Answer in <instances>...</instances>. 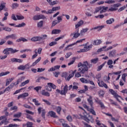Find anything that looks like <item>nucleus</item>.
<instances>
[{
	"label": "nucleus",
	"mask_w": 127,
	"mask_h": 127,
	"mask_svg": "<svg viewBox=\"0 0 127 127\" xmlns=\"http://www.w3.org/2000/svg\"><path fill=\"white\" fill-rule=\"evenodd\" d=\"M88 66H89V63L88 61H85L83 64L79 63L77 65V68H78V72L75 73V77L79 78L81 77V74H84L86 71L88 70Z\"/></svg>",
	"instance_id": "1"
},
{
	"label": "nucleus",
	"mask_w": 127,
	"mask_h": 127,
	"mask_svg": "<svg viewBox=\"0 0 127 127\" xmlns=\"http://www.w3.org/2000/svg\"><path fill=\"white\" fill-rule=\"evenodd\" d=\"M47 38V35L44 34L42 35L41 36H34L32 37L31 39V41L33 42H37L38 41L39 44H42V43H44V40L46 39Z\"/></svg>",
	"instance_id": "2"
},
{
	"label": "nucleus",
	"mask_w": 127,
	"mask_h": 127,
	"mask_svg": "<svg viewBox=\"0 0 127 127\" xmlns=\"http://www.w3.org/2000/svg\"><path fill=\"white\" fill-rule=\"evenodd\" d=\"M19 50L16 49H13L11 48L4 49L3 51V53L4 55H9L10 54H14L16 52H18Z\"/></svg>",
	"instance_id": "3"
},
{
	"label": "nucleus",
	"mask_w": 127,
	"mask_h": 127,
	"mask_svg": "<svg viewBox=\"0 0 127 127\" xmlns=\"http://www.w3.org/2000/svg\"><path fill=\"white\" fill-rule=\"evenodd\" d=\"M83 115L81 114L78 115H74L73 117L76 118V119H78V120H83L85 122H89V120L87 118V112L85 111L83 113Z\"/></svg>",
	"instance_id": "4"
},
{
	"label": "nucleus",
	"mask_w": 127,
	"mask_h": 127,
	"mask_svg": "<svg viewBox=\"0 0 127 127\" xmlns=\"http://www.w3.org/2000/svg\"><path fill=\"white\" fill-rule=\"evenodd\" d=\"M68 85H65L64 88L63 90L60 91V90L57 89L56 90L57 92L58 93H59V94H60L61 95H62V96L64 95L66 96V94H67V92H68Z\"/></svg>",
	"instance_id": "5"
},
{
	"label": "nucleus",
	"mask_w": 127,
	"mask_h": 127,
	"mask_svg": "<svg viewBox=\"0 0 127 127\" xmlns=\"http://www.w3.org/2000/svg\"><path fill=\"white\" fill-rule=\"evenodd\" d=\"M109 91L110 93H111V94H112V95H113V96H114V98H115V99H117L118 102H120V99H119V98H121V96H120V95H119V94H118V93H117L115 90L110 89H109Z\"/></svg>",
	"instance_id": "6"
},
{
	"label": "nucleus",
	"mask_w": 127,
	"mask_h": 127,
	"mask_svg": "<svg viewBox=\"0 0 127 127\" xmlns=\"http://www.w3.org/2000/svg\"><path fill=\"white\" fill-rule=\"evenodd\" d=\"M98 84L99 87H101V88H105V89H108V85L105 83L103 80H100V79H98Z\"/></svg>",
	"instance_id": "7"
},
{
	"label": "nucleus",
	"mask_w": 127,
	"mask_h": 127,
	"mask_svg": "<svg viewBox=\"0 0 127 127\" xmlns=\"http://www.w3.org/2000/svg\"><path fill=\"white\" fill-rule=\"evenodd\" d=\"M121 4L120 3H116L114 4L113 5H112L111 6H113L114 7H111L109 9V11H116V10H118V8L117 7H119L120 6Z\"/></svg>",
	"instance_id": "8"
},
{
	"label": "nucleus",
	"mask_w": 127,
	"mask_h": 127,
	"mask_svg": "<svg viewBox=\"0 0 127 127\" xmlns=\"http://www.w3.org/2000/svg\"><path fill=\"white\" fill-rule=\"evenodd\" d=\"M80 35H81V33H79L78 29H77L73 33L70 34V36H73V38L74 39L78 38Z\"/></svg>",
	"instance_id": "9"
},
{
	"label": "nucleus",
	"mask_w": 127,
	"mask_h": 127,
	"mask_svg": "<svg viewBox=\"0 0 127 127\" xmlns=\"http://www.w3.org/2000/svg\"><path fill=\"white\" fill-rule=\"evenodd\" d=\"M84 40H85V39H82L81 40H77L76 42L67 45L65 48V50H68V49L69 48V47H72V46H73V45H75V44H77V43H81V42H83V41H84Z\"/></svg>",
	"instance_id": "10"
},
{
	"label": "nucleus",
	"mask_w": 127,
	"mask_h": 127,
	"mask_svg": "<svg viewBox=\"0 0 127 127\" xmlns=\"http://www.w3.org/2000/svg\"><path fill=\"white\" fill-rule=\"evenodd\" d=\"M95 101L96 104H98V105H100L101 109H105V105H104V103L102 102L101 100H100L98 98H96L95 99Z\"/></svg>",
	"instance_id": "11"
},
{
	"label": "nucleus",
	"mask_w": 127,
	"mask_h": 127,
	"mask_svg": "<svg viewBox=\"0 0 127 127\" xmlns=\"http://www.w3.org/2000/svg\"><path fill=\"white\" fill-rule=\"evenodd\" d=\"M109 57H117L119 56V54H117V50H113L110 52H109Z\"/></svg>",
	"instance_id": "12"
},
{
	"label": "nucleus",
	"mask_w": 127,
	"mask_h": 127,
	"mask_svg": "<svg viewBox=\"0 0 127 127\" xmlns=\"http://www.w3.org/2000/svg\"><path fill=\"white\" fill-rule=\"evenodd\" d=\"M76 70H74L73 71H71L69 76L66 78H65V80L66 81H70L71 78H73V77H74V75H75V73H76Z\"/></svg>",
	"instance_id": "13"
},
{
	"label": "nucleus",
	"mask_w": 127,
	"mask_h": 127,
	"mask_svg": "<svg viewBox=\"0 0 127 127\" xmlns=\"http://www.w3.org/2000/svg\"><path fill=\"white\" fill-rule=\"evenodd\" d=\"M28 96H29L28 93L25 92L18 96L17 100H19V99H22V98L23 99L24 98H26V97H28Z\"/></svg>",
	"instance_id": "14"
},
{
	"label": "nucleus",
	"mask_w": 127,
	"mask_h": 127,
	"mask_svg": "<svg viewBox=\"0 0 127 127\" xmlns=\"http://www.w3.org/2000/svg\"><path fill=\"white\" fill-rule=\"evenodd\" d=\"M9 38H11V39H16V35L12 34L6 36L5 37V39L6 40L9 39Z\"/></svg>",
	"instance_id": "15"
},
{
	"label": "nucleus",
	"mask_w": 127,
	"mask_h": 127,
	"mask_svg": "<svg viewBox=\"0 0 127 127\" xmlns=\"http://www.w3.org/2000/svg\"><path fill=\"white\" fill-rule=\"evenodd\" d=\"M87 102L92 108L93 107V105H94V102H93V97H92V96H89V98L87 99Z\"/></svg>",
	"instance_id": "16"
},
{
	"label": "nucleus",
	"mask_w": 127,
	"mask_h": 127,
	"mask_svg": "<svg viewBox=\"0 0 127 127\" xmlns=\"http://www.w3.org/2000/svg\"><path fill=\"white\" fill-rule=\"evenodd\" d=\"M41 95L45 96V97H50V93L48 91H45V89L42 90Z\"/></svg>",
	"instance_id": "17"
},
{
	"label": "nucleus",
	"mask_w": 127,
	"mask_h": 127,
	"mask_svg": "<svg viewBox=\"0 0 127 127\" xmlns=\"http://www.w3.org/2000/svg\"><path fill=\"white\" fill-rule=\"evenodd\" d=\"M11 61L12 62H17V63H22L23 62V60L16 58L11 59Z\"/></svg>",
	"instance_id": "18"
},
{
	"label": "nucleus",
	"mask_w": 127,
	"mask_h": 127,
	"mask_svg": "<svg viewBox=\"0 0 127 127\" xmlns=\"http://www.w3.org/2000/svg\"><path fill=\"white\" fill-rule=\"evenodd\" d=\"M101 11H100V13H104V12H106L107 10H108V8L109 7H105V6H100Z\"/></svg>",
	"instance_id": "19"
},
{
	"label": "nucleus",
	"mask_w": 127,
	"mask_h": 127,
	"mask_svg": "<svg viewBox=\"0 0 127 127\" xmlns=\"http://www.w3.org/2000/svg\"><path fill=\"white\" fill-rule=\"evenodd\" d=\"M48 115L49 116H50L52 118H57V116H56V113L54 111H49L48 112Z\"/></svg>",
	"instance_id": "20"
},
{
	"label": "nucleus",
	"mask_w": 127,
	"mask_h": 127,
	"mask_svg": "<svg viewBox=\"0 0 127 127\" xmlns=\"http://www.w3.org/2000/svg\"><path fill=\"white\" fill-rule=\"evenodd\" d=\"M78 86L76 85H73L71 84L68 87V91H70L71 89L72 88V91H74V90H78Z\"/></svg>",
	"instance_id": "21"
},
{
	"label": "nucleus",
	"mask_w": 127,
	"mask_h": 127,
	"mask_svg": "<svg viewBox=\"0 0 127 127\" xmlns=\"http://www.w3.org/2000/svg\"><path fill=\"white\" fill-rule=\"evenodd\" d=\"M29 82H30V80L29 79H27V80H25V81L21 82V83L20 85V87H23L25 86V85H27V84H28Z\"/></svg>",
	"instance_id": "22"
},
{
	"label": "nucleus",
	"mask_w": 127,
	"mask_h": 127,
	"mask_svg": "<svg viewBox=\"0 0 127 127\" xmlns=\"http://www.w3.org/2000/svg\"><path fill=\"white\" fill-rule=\"evenodd\" d=\"M16 42H21V41H23V42H27L28 41L27 39L23 38V37H20L18 39H17L16 41Z\"/></svg>",
	"instance_id": "23"
},
{
	"label": "nucleus",
	"mask_w": 127,
	"mask_h": 127,
	"mask_svg": "<svg viewBox=\"0 0 127 127\" xmlns=\"http://www.w3.org/2000/svg\"><path fill=\"white\" fill-rule=\"evenodd\" d=\"M80 81L83 84H89V80H88V79H86L84 78H80Z\"/></svg>",
	"instance_id": "24"
},
{
	"label": "nucleus",
	"mask_w": 127,
	"mask_h": 127,
	"mask_svg": "<svg viewBox=\"0 0 127 127\" xmlns=\"http://www.w3.org/2000/svg\"><path fill=\"white\" fill-rule=\"evenodd\" d=\"M41 60V57H39L37 60H36L35 62H34L32 65H30V67H33L38 63Z\"/></svg>",
	"instance_id": "25"
},
{
	"label": "nucleus",
	"mask_w": 127,
	"mask_h": 127,
	"mask_svg": "<svg viewBox=\"0 0 127 127\" xmlns=\"http://www.w3.org/2000/svg\"><path fill=\"white\" fill-rule=\"evenodd\" d=\"M61 32V30L59 29H54L52 31V34H59Z\"/></svg>",
	"instance_id": "26"
},
{
	"label": "nucleus",
	"mask_w": 127,
	"mask_h": 127,
	"mask_svg": "<svg viewBox=\"0 0 127 127\" xmlns=\"http://www.w3.org/2000/svg\"><path fill=\"white\" fill-rule=\"evenodd\" d=\"M99 62V58H96L95 59H92L90 61V63L93 64H96V63Z\"/></svg>",
	"instance_id": "27"
},
{
	"label": "nucleus",
	"mask_w": 127,
	"mask_h": 127,
	"mask_svg": "<svg viewBox=\"0 0 127 127\" xmlns=\"http://www.w3.org/2000/svg\"><path fill=\"white\" fill-rule=\"evenodd\" d=\"M102 43V41L100 40H94L93 42V45H100Z\"/></svg>",
	"instance_id": "28"
},
{
	"label": "nucleus",
	"mask_w": 127,
	"mask_h": 127,
	"mask_svg": "<svg viewBox=\"0 0 127 127\" xmlns=\"http://www.w3.org/2000/svg\"><path fill=\"white\" fill-rule=\"evenodd\" d=\"M106 63H107V62H105L103 64H102L101 65L98 66L97 68V71H101L102 69L103 68V67L106 65Z\"/></svg>",
	"instance_id": "29"
},
{
	"label": "nucleus",
	"mask_w": 127,
	"mask_h": 127,
	"mask_svg": "<svg viewBox=\"0 0 127 127\" xmlns=\"http://www.w3.org/2000/svg\"><path fill=\"white\" fill-rule=\"evenodd\" d=\"M113 22H115V19L114 18H110L109 20H107L106 21L107 24H112Z\"/></svg>",
	"instance_id": "30"
},
{
	"label": "nucleus",
	"mask_w": 127,
	"mask_h": 127,
	"mask_svg": "<svg viewBox=\"0 0 127 127\" xmlns=\"http://www.w3.org/2000/svg\"><path fill=\"white\" fill-rule=\"evenodd\" d=\"M48 86H50V87L52 89H55L57 87L56 85H55L54 84L52 83H47Z\"/></svg>",
	"instance_id": "31"
},
{
	"label": "nucleus",
	"mask_w": 127,
	"mask_h": 127,
	"mask_svg": "<svg viewBox=\"0 0 127 127\" xmlns=\"http://www.w3.org/2000/svg\"><path fill=\"white\" fill-rule=\"evenodd\" d=\"M1 124L2 125H6L8 124V121H7V118H6V117L5 118V119H3L1 121Z\"/></svg>",
	"instance_id": "32"
},
{
	"label": "nucleus",
	"mask_w": 127,
	"mask_h": 127,
	"mask_svg": "<svg viewBox=\"0 0 127 127\" xmlns=\"http://www.w3.org/2000/svg\"><path fill=\"white\" fill-rule=\"evenodd\" d=\"M62 110V108H61V107H60V106H58L56 108L57 113V114H58V115L61 114Z\"/></svg>",
	"instance_id": "33"
},
{
	"label": "nucleus",
	"mask_w": 127,
	"mask_h": 127,
	"mask_svg": "<svg viewBox=\"0 0 127 127\" xmlns=\"http://www.w3.org/2000/svg\"><path fill=\"white\" fill-rule=\"evenodd\" d=\"M5 2L1 3L0 5V12L4 8H5Z\"/></svg>",
	"instance_id": "34"
},
{
	"label": "nucleus",
	"mask_w": 127,
	"mask_h": 127,
	"mask_svg": "<svg viewBox=\"0 0 127 127\" xmlns=\"http://www.w3.org/2000/svg\"><path fill=\"white\" fill-rule=\"evenodd\" d=\"M88 30H89V28H85L84 29H82V30L80 31V34L81 35H83V34H84V33H86V32H87V31H88Z\"/></svg>",
	"instance_id": "35"
},
{
	"label": "nucleus",
	"mask_w": 127,
	"mask_h": 127,
	"mask_svg": "<svg viewBox=\"0 0 127 127\" xmlns=\"http://www.w3.org/2000/svg\"><path fill=\"white\" fill-rule=\"evenodd\" d=\"M34 52L35 54L32 56V59H35V58H36L38 55V54L37 53V49H35Z\"/></svg>",
	"instance_id": "36"
},
{
	"label": "nucleus",
	"mask_w": 127,
	"mask_h": 127,
	"mask_svg": "<svg viewBox=\"0 0 127 127\" xmlns=\"http://www.w3.org/2000/svg\"><path fill=\"white\" fill-rule=\"evenodd\" d=\"M42 89V86H38L36 87H34V90H35V91H36L37 93H38V92H39V91H40V90H41Z\"/></svg>",
	"instance_id": "37"
},
{
	"label": "nucleus",
	"mask_w": 127,
	"mask_h": 127,
	"mask_svg": "<svg viewBox=\"0 0 127 127\" xmlns=\"http://www.w3.org/2000/svg\"><path fill=\"white\" fill-rule=\"evenodd\" d=\"M10 73L9 71H5L4 72H1L0 73V77H2V76H6V75H8Z\"/></svg>",
	"instance_id": "38"
},
{
	"label": "nucleus",
	"mask_w": 127,
	"mask_h": 127,
	"mask_svg": "<svg viewBox=\"0 0 127 127\" xmlns=\"http://www.w3.org/2000/svg\"><path fill=\"white\" fill-rule=\"evenodd\" d=\"M92 46H93V45H90L88 46H85L84 48V50H85L86 52H87V51H89V50H90V49L92 48Z\"/></svg>",
	"instance_id": "39"
},
{
	"label": "nucleus",
	"mask_w": 127,
	"mask_h": 127,
	"mask_svg": "<svg viewBox=\"0 0 127 127\" xmlns=\"http://www.w3.org/2000/svg\"><path fill=\"white\" fill-rule=\"evenodd\" d=\"M26 118L28 119V120H30V121H32L33 122H35V120L33 119V118L31 115H29L28 114H26Z\"/></svg>",
	"instance_id": "40"
},
{
	"label": "nucleus",
	"mask_w": 127,
	"mask_h": 127,
	"mask_svg": "<svg viewBox=\"0 0 127 127\" xmlns=\"http://www.w3.org/2000/svg\"><path fill=\"white\" fill-rule=\"evenodd\" d=\"M76 61V58L75 57H73L72 58V61H70L68 64V65L70 66L71 65H72V64H74V63L75 62V61Z\"/></svg>",
	"instance_id": "41"
},
{
	"label": "nucleus",
	"mask_w": 127,
	"mask_h": 127,
	"mask_svg": "<svg viewBox=\"0 0 127 127\" xmlns=\"http://www.w3.org/2000/svg\"><path fill=\"white\" fill-rule=\"evenodd\" d=\"M21 115H22V113L18 112L13 115V118H20V117H21Z\"/></svg>",
	"instance_id": "42"
},
{
	"label": "nucleus",
	"mask_w": 127,
	"mask_h": 127,
	"mask_svg": "<svg viewBox=\"0 0 127 127\" xmlns=\"http://www.w3.org/2000/svg\"><path fill=\"white\" fill-rule=\"evenodd\" d=\"M33 103H34L36 106H40V103L36 99H33L32 100Z\"/></svg>",
	"instance_id": "43"
},
{
	"label": "nucleus",
	"mask_w": 127,
	"mask_h": 127,
	"mask_svg": "<svg viewBox=\"0 0 127 127\" xmlns=\"http://www.w3.org/2000/svg\"><path fill=\"white\" fill-rule=\"evenodd\" d=\"M103 26H97L94 27L93 29H91V30H93V29H98V31H100V30H102V29H103Z\"/></svg>",
	"instance_id": "44"
},
{
	"label": "nucleus",
	"mask_w": 127,
	"mask_h": 127,
	"mask_svg": "<svg viewBox=\"0 0 127 127\" xmlns=\"http://www.w3.org/2000/svg\"><path fill=\"white\" fill-rule=\"evenodd\" d=\"M18 6H19L18 3H13L12 4L11 7L13 9H14V8H16L17 7H18Z\"/></svg>",
	"instance_id": "45"
},
{
	"label": "nucleus",
	"mask_w": 127,
	"mask_h": 127,
	"mask_svg": "<svg viewBox=\"0 0 127 127\" xmlns=\"http://www.w3.org/2000/svg\"><path fill=\"white\" fill-rule=\"evenodd\" d=\"M26 126H27L26 127H34L32 126H33V123L32 122H27Z\"/></svg>",
	"instance_id": "46"
},
{
	"label": "nucleus",
	"mask_w": 127,
	"mask_h": 127,
	"mask_svg": "<svg viewBox=\"0 0 127 127\" xmlns=\"http://www.w3.org/2000/svg\"><path fill=\"white\" fill-rule=\"evenodd\" d=\"M4 17L2 19V21H4V20H6V19H7V16H8V12H6L4 14Z\"/></svg>",
	"instance_id": "47"
},
{
	"label": "nucleus",
	"mask_w": 127,
	"mask_h": 127,
	"mask_svg": "<svg viewBox=\"0 0 127 127\" xmlns=\"http://www.w3.org/2000/svg\"><path fill=\"white\" fill-rule=\"evenodd\" d=\"M26 24L24 22H22L21 24H19L18 25L15 26V27H23V26H25Z\"/></svg>",
	"instance_id": "48"
},
{
	"label": "nucleus",
	"mask_w": 127,
	"mask_h": 127,
	"mask_svg": "<svg viewBox=\"0 0 127 127\" xmlns=\"http://www.w3.org/2000/svg\"><path fill=\"white\" fill-rule=\"evenodd\" d=\"M38 27L41 28L43 26V21H41L37 23Z\"/></svg>",
	"instance_id": "49"
},
{
	"label": "nucleus",
	"mask_w": 127,
	"mask_h": 127,
	"mask_svg": "<svg viewBox=\"0 0 127 127\" xmlns=\"http://www.w3.org/2000/svg\"><path fill=\"white\" fill-rule=\"evenodd\" d=\"M89 111L90 112V113L91 114H92V115H93V116H96V111H95V110L93 109H90L89 110Z\"/></svg>",
	"instance_id": "50"
},
{
	"label": "nucleus",
	"mask_w": 127,
	"mask_h": 127,
	"mask_svg": "<svg viewBox=\"0 0 127 127\" xmlns=\"http://www.w3.org/2000/svg\"><path fill=\"white\" fill-rule=\"evenodd\" d=\"M105 95V91L104 90H100L99 92V97H104Z\"/></svg>",
	"instance_id": "51"
},
{
	"label": "nucleus",
	"mask_w": 127,
	"mask_h": 127,
	"mask_svg": "<svg viewBox=\"0 0 127 127\" xmlns=\"http://www.w3.org/2000/svg\"><path fill=\"white\" fill-rule=\"evenodd\" d=\"M24 89H25V87L22 88L20 89L16 90L15 92L13 93V95H16V94L20 93V91H21L22 90H24Z\"/></svg>",
	"instance_id": "52"
},
{
	"label": "nucleus",
	"mask_w": 127,
	"mask_h": 127,
	"mask_svg": "<svg viewBox=\"0 0 127 127\" xmlns=\"http://www.w3.org/2000/svg\"><path fill=\"white\" fill-rule=\"evenodd\" d=\"M46 114V111L45 109L42 110V117L43 119H45V114Z\"/></svg>",
	"instance_id": "53"
},
{
	"label": "nucleus",
	"mask_w": 127,
	"mask_h": 127,
	"mask_svg": "<svg viewBox=\"0 0 127 127\" xmlns=\"http://www.w3.org/2000/svg\"><path fill=\"white\" fill-rule=\"evenodd\" d=\"M105 3H108L110 4L111 3H115L116 2L114 0H108L105 1Z\"/></svg>",
	"instance_id": "54"
},
{
	"label": "nucleus",
	"mask_w": 127,
	"mask_h": 127,
	"mask_svg": "<svg viewBox=\"0 0 127 127\" xmlns=\"http://www.w3.org/2000/svg\"><path fill=\"white\" fill-rule=\"evenodd\" d=\"M95 123L97 126H98V127H100L103 125V124L101 123V121L99 120H95Z\"/></svg>",
	"instance_id": "55"
},
{
	"label": "nucleus",
	"mask_w": 127,
	"mask_h": 127,
	"mask_svg": "<svg viewBox=\"0 0 127 127\" xmlns=\"http://www.w3.org/2000/svg\"><path fill=\"white\" fill-rule=\"evenodd\" d=\"M3 30H5V31H8V32H10L11 31V28L7 27H4L3 28Z\"/></svg>",
	"instance_id": "56"
},
{
	"label": "nucleus",
	"mask_w": 127,
	"mask_h": 127,
	"mask_svg": "<svg viewBox=\"0 0 127 127\" xmlns=\"http://www.w3.org/2000/svg\"><path fill=\"white\" fill-rule=\"evenodd\" d=\"M17 69L18 70H22V71H23L25 69V67L24 65H21L17 67Z\"/></svg>",
	"instance_id": "57"
},
{
	"label": "nucleus",
	"mask_w": 127,
	"mask_h": 127,
	"mask_svg": "<svg viewBox=\"0 0 127 127\" xmlns=\"http://www.w3.org/2000/svg\"><path fill=\"white\" fill-rule=\"evenodd\" d=\"M87 119H88V121L86 122V123H88V124L90 123V121H93V116H91V115H89L88 117H87Z\"/></svg>",
	"instance_id": "58"
},
{
	"label": "nucleus",
	"mask_w": 127,
	"mask_h": 127,
	"mask_svg": "<svg viewBox=\"0 0 127 127\" xmlns=\"http://www.w3.org/2000/svg\"><path fill=\"white\" fill-rule=\"evenodd\" d=\"M16 16L18 20H21V19H24V17L22 15L20 16V15H17Z\"/></svg>",
	"instance_id": "59"
},
{
	"label": "nucleus",
	"mask_w": 127,
	"mask_h": 127,
	"mask_svg": "<svg viewBox=\"0 0 127 127\" xmlns=\"http://www.w3.org/2000/svg\"><path fill=\"white\" fill-rule=\"evenodd\" d=\"M106 48H107V46L103 47L102 48L99 49L98 52H102V51H105V50H106Z\"/></svg>",
	"instance_id": "60"
},
{
	"label": "nucleus",
	"mask_w": 127,
	"mask_h": 127,
	"mask_svg": "<svg viewBox=\"0 0 127 127\" xmlns=\"http://www.w3.org/2000/svg\"><path fill=\"white\" fill-rule=\"evenodd\" d=\"M39 19H46V17L44 15H38Z\"/></svg>",
	"instance_id": "61"
},
{
	"label": "nucleus",
	"mask_w": 127,
	"mask_h": 127,
	"mask_svg": "<svg viewBox=\"0 0 127 127\" xmlns=\"http://www.w3.org/2000/svg\"><path fill=\"white\" fill-rule=\"evenodd\" d=\"M101 11V6L96 7L95 8V11H94V13H98L99 11Z\"/></svg>",
	"instance_id": "62"
},
{
	"label": "nucleus",
	"mask_w": 127,
	"mask_h": 127,
	"mask_svg": "<svg viewBox=\"0 0 127 127\" xmlns=\"http://www.w3.org/2000/svg\"><path fill=\"white\" fill-rule=\"evenodd\" d=\"M127 73H124L122 74V78L123 81H124V82H126V77H127Z\"/></svg>",
	"instance_id": "63"
},
{
	"label": "nucleus",
	"mask_w": 127,
	"mask_h": 127,
	"mask_svg": "<svg viewBox=\"0 0 127 127\" xmlns=\"http://www.w3.org/2000/svg\"><path fill=\"white\" fill-rule=\"evenodd\" d=\"M52 8L53 11H56V10H59L60 9V6L53 7Z\"/></svg>",
	"instance_id": "64"
}]
</instances>
